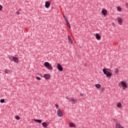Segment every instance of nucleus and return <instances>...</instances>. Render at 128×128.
<instances>
[{
    "label": "nucleus",
    "instance_id": "obj_24",
    "mask_svg": "<svg viewBox=\"0 0 128 128\" xmlns=\"http://www.w3.org/2000/svg\"><path fill=\"white\" fill-rule=\"evenodd\" d=\"M17 120H20V118L19 116H16L15 118Z\"/></svg>",
    "mask_w": 128,
    "mask_h": 128
},
{
    "label": "nucleus",
    "instance_id": "obj_26",
    "mask_svg": "<svg viewBox=\"0 0 128 128\" xmlns=\"http://www.w3.org/2000/svg\"><path fill=\"white\" fill-rule=\"evenodd\" d=\"M66 23L68 26H70V24L69 23L68 21V22H66Z\"/></svg>",
    "mask_w": 128,
    "mask_h": 128
},
{
    "label": "nucleus",
    "instance_id": "obj_10",
    "mask_svg": "<svg viewBox=\"0 0 128 128\" xmlns=\"http://www.w3.org/2000/svg\"><path fill=\"white\" fill-rule=\"evenodd\" d=\"M96 39L100 40V38H102L101 36H100V34H98V33H96Z\"/></svg>",
    "mask_w": 128,
    "mask_h": 128
},
{
    "label": "nucleus",
    "instance_id": "obj_27",
    "mask_svg": "<svg viewBox=\"0 0 128 128\" xmlns=\"http://www.w3.org/2000/svg\"><path fill=\"white\" fill-rule=\"evenodd\" d=\"M55 106L56 108H58V104H55Z\"/></svg>",
    "mask_w": 128,
    "mask_h": 128
},
{
    "label": "nucleus",
    "instance_id": "obj_11",
    "mask_svg": "<svg viewBox=\"0 0 128 128\" xmlns=\"http://www.w3.org/2000/svg\"><path fill=\"white\" fill-rule=\"evenodd\" d=\"M102 14L104 16H106L107 14V10L106 9H104L102 10Z\"/></svg>",
    "mask_w": 128,
    "mask_h": 128
},
{
    "label": "nucleus",
    "instance_id": "obj_25",
    "mask_svg": "<svg viewBox=\"0 0 128 128\" xmlns=\"http://www.w3.org/2000/svg\"><path fill=\"white\" fill-rule=\"evenodd\" d=\"M36 79L37 80H41V78L40 77H38V76H36Z\"/></svg>",
    "mask_w": 128,
    "mask_h": 128
},
{
    "label": "nucleus",
    "instance_id": "obj_8",
    "mask_svg": "<svg viewBox=\"0 0 128 128\" xmlns=\"http://www.w3.org/2000/svg\"><path fill=\"white\" fill-rule=\"evenodd\" d=\"M50 3L48 2V1H46V4H45V7L46 8H48L50 6Z\"/></svg>",
    "mask_w": 128,
    "mask_h": 128
},
{
    "label": "nucleus",
    "instance_id": "obj_23",
    "mask_svg": "<svg viewBox=\"0 0 128 128\" xmlns=\"http://www.w3.org/2000/svg\"><path fill=\"white\" fill-rule=\"evenodd\" d=\"M0 103H4L5 102V100L4 99H2L0 100Z\"/></svg>",
    "mask_w": 128,
    "mask_h": 128
},
{
    "label": "nucleus",
    "instance_id": "obj_33",
    "mask_svg": "<svg viewBox=\"0 0 128 128\" xmlns=\"http://www.w3.org/2000/svg\"><path fill=\"white\" fill-rule=\"evenodd\" d=\"M102 90H104V88H102Z\"/></svg>",
    "mask_w": 128,
    "mask_h": 128
},
{
    "label": "nucleus",
    "instance_id": "obj_28",
    "mask_svg": "<svg viewBox=\"0 0 128 128\" xmlns=\"http://www.w3.org/2000/svg\"><path fill=\"white\" fill-rule=\"evenodd\" d=\"M2 9V5H0V10H1Z\"/></svg>",
    "mask_w": 128,
    "mask_h": 128
},
{
    "label": "nucleus",
    "instance_id": "obj_17",
    "mask_svg": "<svg viewBox=\"0 0 128 128\" xmlns=\"http://www.w3.org/2000/svg\"><path fill=\"white\" fill-rule=\"evenodd\" d=\"M70 102H72V104H76V100L74 99V98H72L70 100Z\"/></svg>",
    "mask_w": 128,
    "mask_h": 128
},
{
    "label": "nucleus",
    "instance_id": "obj_22",
    "mask_svg": "<svg viewBox=\"0 0 128 128\" xmlns=\"http://www.w3.org/2000/svg\"><path fill=\"white\" fill-rule=\"evenodd\" d=\"M114 72L116 74H118V68L115 69L114 70Z\"/></svg>",
    "mask_w": 128,
    "mask_h": 128
},
{
    "label": "nucleus",
    "instance_id": "obj_32",
    "mask_svg": "<svg viewBox=\"0 0 128 128\" xmlns=\"http://www.w3.org/2000/svg\"><path fill=\"white\" fill-rule=\"evenodd\" d=\"M68 26L69 28H71V26H70V25H69Z\"/></svg>",
    "mask_w": 128,
    "mask_h": 128
},
{
    "label": "nucleus",
    "instance_id": "obj_3",
    "mask_svg": "<svg viewBox=\"0 0 128 128\" xmlns=\"http://www.w3.org/2000/svg\"><path fill=\"white\" fill-rule=\"evenodd\" d=\"M44 66L47 68L48 70H52L53 68L52 66L48 62H44Z\"/></svg>",
    "mask_w": 128,
    "mask_h": 128
},
{
    "label": "nucleus",
    "instance_id": "obj_12",
    "mask_svg": "<svg viewBox=\"0 0 128 128\" xmlns=\"http://www.w3.org/2000/svg\"><path fill=\"white\" fill-rule=\"evenodd\" d=\"M42 124L44 128H46L48 126V125L46 122H42Z\"/></svg>",
    "mask_w": 128,
    "mask_h": 128
},
{
    "label": "nucleus",
    "instance_id": "obj_5",
    "mask_svg": "<svg viewBox=\"0 0 128 128\" xmlns=\"http://www.w3.org/2000/svg\"><path fill=\"white\" fill-rule=\"evenodd\" d=\"M57 114L60 117L63 116V112L60 109H58L57 111Z\"/></svg>",
    "mask_w": 128,
    "mask_h": 128
},
{
    "label": "nucleus",
    "instance_id": "obj_14",
    "mask_svg": "<svg viewBox=\"0 0 128 128\" xmlns=\"http://www.w3.org/2000/svg\"><path fill=\"white\" fill-rule=\"evenodd\" d=\"M116 128H124L120 124H116Z\"/></svg>",
    "mask_w": 128,
    "mask_h": 128
},
{
    "label": "nucleus",
    "instance_id": "obj_1",
    "mask_svg": "<svg viewBox=\"0 0 128 128\" xmlns=\"http://www.w3.org/2000/svg\"><path fill=\"white\" fill-rule=\"evenodd\" d=\"M119 86H122L124 89L128 88V84L124 81H121L119 83Z\"/></svg>",
    "mask_w": 128,
    "mask_h": 128
},
{
    "label": "nucleus",
    "instance_id": "obj_21",
    "mask_svg": "<svg viewBox=\"0 0 128 128\" xmlns=\"http://www.w3.org/2000/svg\"><path fill=\"white\" fill-rule=\"evenodd\" d=\"M64 19L65 22H68L67 17H66V16H64Z\"/></svg>",
    "mask_w": 128,
    "mask_h": 128
},
{
    "label": "nucleus",
    "instance_id": "obj_19",
    "mask_svg": "<svg viewBox=\"0 0 128 128\" xmlns=\"http://www.w3.org/2000/svg\"><path fill=\"white\" fill-rule=\"evenodd\" d=\"M34 122H38V123H42V121L40 120H34Z\"/></svg>",
    "mask_w": 128,
    "mask_h": 128
},
{
    "label": "nucleus",
    "instance_id": "obj_2",
    "mask_svg": "<svg viewBox=\"0 0 128 128\" xmlns=\"http://www.w3.org/2000/svg\"><path fill=\"white\" fill-rule=\"evenodd\" d=\"M102 71L107 78H110L111 76H112V74L111 72H110L108 71H107L106 68L103 69Z\"/></svg>",
    "mask_w": 128,
    "mask_h": 128
},
{
    "label": "nucleus",
    "instance_id": "obj_15",
    "mask_svg": "<svg viewBox=\"0 0 128 128\" xmlns=\"http://www.w3.org/2000/svg\"><path fill=\"white\" fill-rule=\"evenodd\" d=\"M68 40L70 44H73V40H72V38L70 36H68Z\"/></svg>",
    "mask_w": 128,
    "mask_h": 128
},
{
    "label": "nucleus",
    "instance_id": "obj_16",
    "mask_svg": "<svg viewBox=\"0 0 128 128\" xmlns=\"http://www.w3.org/2000/svg\"><path fill=\"white\" fill-rule=\"evenodd\" d=\"M44 78L46 79H50V76L48 74H46L44 75Z\"/></svg>",
    "mask_w": 128,
    "mask_h": 128
},
{
    "label": "nucleus",
    "instance_id": "obj_31",
    "mask_svg": "<svg viewBox=\"0 0 128 128\" xmlns=\"http://www.w3.org/2000/svg\"><path fill=\"white\" fill-rule=\"evenodd\" d=\"M112 24L113 26H116V25H114V22H112Z\"/></svg>",
    "mask_w": 128,
    "mask_h": 128
},
{
    "label": "nucleus",
    "instance_id": "obj_29",
    "mask_svg": "<svg viewBox=\"0 0 128 128\" xmlns=\"http://www.w3.org/2000/svg\"><path fill=\"white\" fill-rule=\"evenodd\" d=\"M84 96V94H80V96L82 97Z\"/></svg>",
    "mask_w": 128,
    "mask_h": 128
},
{
    "label": "nucleus",
    "instance_id": "obj_20",
    "mask_svg": "<svg viewBox=\"0 0 128 128\" xmlns=\"http://www.w3.org/2000/svg\"><path fill=\"white\" fill-rule=\"evenodd\" d=\"M117 10L118 12H122V8L120 6H117Z\"/></svg>",
    "mask_w": 128,
    "mask_h": 128
},
{
    "label": "nucleus",
    "instance_id": "obj_30",
    "mask_svg": "<svg viewBox=\"0 0 128 128\" xmlns=\"http://www.w3.org/2000/svg\"><path fill=\"white\" fill-rule=\"evenodd\" d=\"M16 14L20 15V12H16Z\"/></svg>",
    "mask_w": 128,
    "mask_h": 128
},
{
    "label": "nucleus",
    "instance_id": "obj_13",
    "mask_svg": "<svg viewBox=\"0 0 128 128\" xmlns=\"http://www.w3.org/2000/svg\"><path fill=\"white\" fill-rule=\"evenodd\" d=\"M116 106L122 109V103L121 102H118L116 104Z\"/></svg>",
    "mask_w": 128,
    "mask_h": 128
},
{
    "label": "nucleus",
    "instance_id": "obj_6",
    "mask_svg": "<svg viewBox=\"0 0 128 128\" xmlns=\"http://www.w3.org/2000/svg\"><path fill=\"white\" fill-rule=\"evenodd\" d=\"M57 68L60 72H62L64 70L60 64H59V63H58L57 65Z\"/></svg>",
    "mask_w": 128,
    "mask_h": 128
},
{
    "label": "nucleus",
    "instance_id": "obj_18",
    "mask_svg": "<svg viewBox=\"0 0 128 128\" xmlns=\"http://www.w3.org/2000/svg\"><path fill=\"white\" fill-rule=\"evenodd\" d=\"M95 86L97 88H101L102 86L100 84H95Z\"/></svg>",
    "mask_w": 128,
    "mask_h": 128
},
{
    "label": "nucleus",
    "instance_id": "obj_7",
    "mask_svg": "<svg viewBox=\"0 0 128 128\" xmlns=\"http://www.w3.org/2000/svg\"><path fill=\"white\" fill-rule=\"evenodd\" d=\"M12 60L14 61V62H16L17 64L18 63L19 60L18 58L16 57H12Z\"/></svg>",
    "mask_w": 128,
    "mask_h": 128
},
{
    "label": "nucleus",
    "instance_id": "obj_4",
    "mask_svg": "<svg viewBox=\"0 0 128 128\" xmlns=\"http://www.w3.org/2000/svg\"><path fill=\"white\" fill-rule=\"evenodd\" d=\"M117 20L119 25L122 26V17H118Z\"/></svg>",
    "mask_w": 128,
    "mask_h": 128
},
{
    "label": "nucleus",
    "instance_id": "obj_9",
    "mask_svg": "<svg viewBox=\"0 0 128 128\" xmlns=\"http://www.w3.org/2000/svg\"><path fill=\"white\" fill-rule=\"evenodd\" d=\"M69 126L70 128H76V125L74 124L72 122H69Z\"/></svg>",
    "mask_w": 128,
    "mask_h": 128
}]
</instances>
